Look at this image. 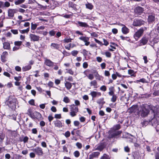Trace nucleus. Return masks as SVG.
Returning a JSON list of instances; mask_svg holds the SVG:
<instances>
[{"instance_id":"34","label":"nucleus","mask_w":159,"mask_h":159,"mask_svg":"<svg viewBox=\"0 0 159 159\" xmlns=\"http://www.w3.org/2000/svg\"><path fill=\"white\" fill-rule=\"evenodd\" d=\"M30 27H28L25 30H20V33L21 34H24L25 33H27L30 30Z\"/></svg>"},{"instance_id":"18","label":"nucleus","mask_w":159,"mask_h":159,"mask_svg":"<svg viewBox=\"0 0 159 159\" xmlns=\"http://www.w3.org/2000/svg\"><path fill=\"white\" fill-rule=\"evenodd\" d=\"M143 11V8L140 7H138L135 9V12L138 14L140 15L142 13Z\"/></svg>"},{"instance_id":"42","label":"nucleus","mask_w":159,"mask_h":159,"mask_svg":"<svg viewBox=\"0 0 159 159\" xmlns=\"http://www.w3.org/2000/svg\"><path fill=\"white\" fill-rule=\"evenodd\" d=\"M63 101L65 103H67L70 102V100L67 97L65 96L63 98Z\"/></svg>"},{"instance_id":"27","label":"nucleus","mask_w":159,"mask_h":159,"mask_svg":"<svg viewBox=\"0 0 159 159\" xmlns=\"http://www.w3.org/2000/svg\"><path fill=\"white\" fill-rule=\"evenodd\" d=\"M5 136V133L2 132H0V141L2 142L4 139Z\"/></svg>"},{"instance_id":"29","label":"nucleus","mask_w":159,"mask_h":159,"mask_svg":"<svg viewBox=\"0 0 159 159\" xmlns=\"http://www.w3.org/2000/svg\"><path fill=\"white\" fill-rule=\"evenodd\" d=\"M65 87L68 90L70 89L72 87V85L71 84L68 82H66L65 83Z\"/></svg>"},{"instance_id":"1","label":"nucleus","mask_w":159,"mask_h":159,"mask_svg":"<svg viewBox=\"0 0 159 159\" xmlns=\"http://www.w3.org/2000/svg\"><path fill=\"white\" fill-rule=\"evenodd\" d=\"M16 99L12 96H9L8 99L6 102V103L12 109H14L16 107Z\"/></svg>"},{"instance_id":"33","label":"nucleus","mask_w":159,"mask_h":159,"mask_svg":"<svg viewBox=\"0 0 159 159\" xmlns=\"http://www.w3.org/2000/svg\"><path fill=\"white\" fill-rule=\"evenodd\" d=\"M25 2V0H17L14 2L16 5H19L20 4Z\"/></svg>"},{"instance_id":"37","label":"nucleus","mask_w":159,"mask_h":159,"mask_svg":"<svg viewBox=\"0 0 159 159\" xmlns=\"http://www.w3.org/2000/svg\"><path fill=\"white\" fill-rule=\"evenodd\" d=\"M120 128V124H117L114 126L112 130H116Z\"/></svg>"},{"instance_id":"63","label":"nucleus","mask_w":159,"mask_h":159,"mask_svg":"<svg viewBox=\"0 0 159 159\" xmlns=\"http://www.w3.org/2000/svg\"><path fill=\"white\" fill-rule=\"evenodd\" d=\"M51 111L54 112H55L57 111V109L56 107L54 106H52L51 108Z\"/></svg>"},{"instance_id":"58","label":"nucleus","mask_w":159,"mask_h":159,"mask_svg":"<svg viewBox=\"0 0 159 159\" xmlns=\"http://www.w3.org/2000/svg\"><path fill=\"white\" fill-rule=\"evenodd\" d=\"M11 31L14 34H18V31L17 30H11Z\"/></svg>"},{"instance_id":"19","label":"nucleus","mask_w":159,"mask_h":159,"mask_svg":"<svg viewBox=\"0 0 159 159\" xmlns=\"http://www.w3.org/2000/svg\"><path fill=\"white\" fill-rule=\"evenodd\" d=\"M3 48L4 49L10 50L11 46L10 43L8 42H5L3 43Z\"/></svg>"},{"instance_id":"17","label":"nucleus","mask_w":159,"mask_h":159,"mask_svg":"<svg viewBox=\"0 0 159 159\" xmlns=\"http://www.w3.org/2000/svg\"><path fill=\"white\" fill-rule=\"evenodd\" d=\"M155 17L154 15L151 14L149 15L148 18V22L149 23H152L155 21Z\"/></svg>"},{"instance_id":"35","label":"nucleus","mask_w":159,"mask_h":159,"mask_svg":"<svg viewBox=\"0 0 159 159\" xmlns=\"http://www.w3.org/2000/svg\"><path fill=\"white\" fill-rule=\"evenodd\" d=\"M69 7H72L73 9H75L76 8V5L73 3L71 2H69Z\"/></svg>"},{"instance_id":"9","label":"nucleus","mask_w":159,"mask_h":159,"mask_svg":"<svg viewBox=\"0 0 159 159\" xmlns=\"http://www.w3.org/2000/svg\"><path fill=\"white\" fill-rule=\"evenodd\" d=\"M33 118H36L38 120H41L43 119L41 114L39 112L37 111H35L33 113Z\"/></svg>"},{"instance_id":"3","label":"nucleus","mask_w":159,"mask_h":159,"mask_svg":"<svg viewBox=\"0 0 159 159\" xmlns=\"http://www.w3.org/2000/svg\"><path fill=\"white\" fill-rule=\"evenodd\" d=\"M70 115L72 117H74L76 116L78 111V108L77 106L73 104L70 106Z\"/></svg>"},{"instance_id":"2","label":"nucleus","mask_w":159,"mask_h":159,"mask_svg":"<svg viewBox=\"0 0 159 159\" xmlns=\"http://www.w3.org/2000/svg\"><path fill=\"white\" fill-rule=\"evenodd\" d=\"M149 113V110L147 109L144 105L140 106L139 108L138 115L142 117H145L148 116Z\"/></svg>"},{"instance_id":"24","label":"nucleus","mask_w":159,"mask_h":159,"mask_svg":"<svg viewBox=\"0 0 159 159\" xmlns=\"http://www.w3.org/2000/svg\"><path fill=\"white\" fill-rule=\"evenodd\" d=\"M125 134L126 136V137H125L126 138L130 139H131V140H130L129 141L131 142H132L133 140L134 139H135V137L133 135H131L130 134L126 133H125Z\"/></svg>"},{"instance_id":"54","label":"nucleus","mask_w":159,"mask_h":159,"mask_svg":"<svg viewBox=\"0 0 159 159\" xmlns=\"http://www.w3.org/2000/svg\"><path fill=\"white\" fill-rule=\"evenodd\" d=\"M100 90L105 92L107 90V87L105 85L102 86L100 88Z\"/></svg>"},{"instance_id":"23","label":"nucleus","mask_w":159,"mask_h":159,"mask_svg":"<svg viewBox=\"0 0 159 159\" xmlns=\"http://www.w3.org/2000/svg\"><path fill=\"white\" fill-rule=\"evenodd\" d=\"M90 94L91 95L93 98H94L96 97L98 95V96H100L101 95V93L96 92V91H92L91 92Z\"/></svg>"},{"instance_id":"22","label":"nucleus","mask_w":159,"mask_h":159,"mask_svg":"<svg viewBox=\"0 0 159 159\" xmlns=\"http://www.w3.org/2000/svg\"><path fill=\"white\" fill-rule=\"evenodd\" d=\"M121 31L124 34H126L129 32V30L125 25H124L121 29Z\"/></svg>"},{"instance_id":"20","label":"nucleus","mask_w":159,"mask_h":159,"mask_svg":"<svg viewBox=\"0 0 159 159\" xmlns=\"http://www.w3.org/2000/svg\"><path fill=\"white\" fill-rule=\"evenodd\" d=\"M77 24L79 26L84 28H87L89 27V25L85 22H82L80 21H77Z\"/></svg>"},{"instance_id":"45","label":"nucleus","mask_w":159,"mask_h":159,"mask_svg":"<svg viewBox=\"0 0 159 159\" xmlns=\"http://www.w3.org/2000/svg\"><path fill=\"white\" fill-rule=\"evenodd\" d=\"M74 155L76 157H78L80 155V153L78 151H75L74 153Z\"/></svg>"},{"instance_id":"39","label":"nucleus","mask_w":159,"mask_h":159,"mask_svg":"<svg viewBox=\"0 0 159 159\" xmlns=\"http://www.w3.org/2000/svg\"><path fill=\"white\" fill-rule=\"evenodd\" d=\"M38 25L36 24H34L33 22L31 23V29L33 30H35L38 26Z\"/></svg>"},{"instance_id":"40","label":"nucleus","mask_w":159,"mask_h":159,"mask_svg":"<svg viewBox=\"0 0 159 159\" xmlns=\"http://www.w3.org/2000/svg\"><path fill=\"white\" fill-rule=\"evenodd\" d=\"M72 39L70 38L66 37L63 40V41L64 43H69L71 42V40Z\"/></svg>"},{"instance_id":"7","label":"nucleus","mask_w":159,"mask_h":159,"mask_svg":"<svg viewBox=\"0 0 159 159\" xmlns=\"http://www.w3.org/2000/svg\"><path fill=\"white\" fill-rule=\"evenodd\" d=\"M128 110L129 112L134 113H136L138 114V112L139 110L138 107L137 105H133L130 107Z\"/></svg>"},{"instance_id":"31","label":"nucleus","mask_w":159,"mask_h":159,"mask_svg":"<svg viewBox=\"0 0 159 159\" xmlns=\"http://www.w3.org/2000/svg\"><path fill=\"white\" fill-rule=\"evenodd\" d=\"M128 74L132 76H135V73L134 71L133 70L130 69L128 70Z\"/></svg>"},{"instance_id":"46","label":"nucleus","mask_w":159,"mask_h":159,"mask_svg":"<svg viewBox=\"0 0 159 159\" xmlns=\"http://www.w3.org/2000/svg\"><path fill=\"white\" fill-rule=\"evenodd\" d=\"M22 42L21 41H15L14 42V44L16 46H20L21 45Z\"/></svg>"},{"instance_id":"51","label":"nucleus","mask_w":159,"mask_h":159,"mask_svg":"<svg viewBox=\"0 0 159 159\" xmlns=\"http://www.w3.org/2000/svg\"><path fill=\"white\" fill-rule=\"evenodd\" d=\"M87 77L90 80H92L94 79V75L93 74H90L88 75Z\"/></svg>"},{"instance_id":"59","label":"nucleus","mask_w":159,"mask_h":159,"mask_svg":"<svg viewBox=\"0 0 159 159\" xmlns=\"http://www.w3.org/2000/svg\"><path fill=\"white\" fill-rule=\"evenodd\" d=\"M88 66V65L86 62H85L83 63V67L84 69L87 68Z\"/></svg>"},{"instance_id":"55","label":"nucleus","mask_w":159,"mask_h":159,"mask_svg":"<svg viewBox=\"0 0 159 159\" xmlns=\"http://www.w3.org/2000/svg\"><path fill=\"white\" fill-rule=\"evenodd\" d=\"M76 145L79 149H81L82 147V144L79 142H77L76 144Z\"/></svg>"},{"instance_id":"38","label":"nucleus","mask_w":159,"mask_h":159,"mask_svg":"<svg viewBox=\"0 0 159 159\" xmlns=\"http://www.w3.org/2000/svg\"><path fill=\"white\" fill-rule=\"evenodd\" d=\"M36 3L37 4V7L39 9H44L46 7H47L46 6H43L41 5V4L39 3L36 2Z\"/></svg>"},{"instance_id":"5","label":"nucleus","mask_w":159,"mask_h":159,"mask_svg":"<svg viewBox=\"0 0 159 159\" xmlns=\"http://www.w3.org/2000/svg\"><path fill=\"white\" fill-rule=\"evenodd\" d=\"M122 131H116L112 130L109 134L111 138H117L119 135L121 134Z\"/></svg>"},{"instance_id":"25","label":"nucleus","mask_w":159,"mask_h":159,"mask_svg":"<svg viewBox=\"0 0 159 159\" xmlns=\"http://www.w3.org/2000/svg\"><path fill=\"white\" fill-rule=\"evenodd\" d=\"M90 85L91 87L93 86L94 88H97L98 84L97 81L95 80H94L91 81L90 83Z\"/></svg>"},{"instance_id":"10","label":"nucleus","mask_w":159,"mask_h":159,"mask_svg":"<svg viewBox=\"0 0 159 159\" xmlns=\"http://www.w3.org/2000/svg\"><path fill=\"white\" fill-rule=\"evenodd\" d=\"M30 38L32 41H38L39 40L40 37L39 36L34 34H30Z\"/></svg>"},{"instance_id":"12","label":"nucleus","mask_w":159,"mask_h":159,"mask_svg":"<svg viewBox=\"0 0 159 159\" xmlns=\"http://www.w3.org/2000/svg\"><path fill=\"white\" fill-rule=\"evenodd\" d=\"M104 145L103 143L98 144L95 146L93 151L98 150L100 151H101L104 149Z\"/></svg>"},{"instance_id":"15","label":"nucleus","mask_w":159,"mask_h":159,"mask_svg":"<svg viewBox=\"0 0 159 159\" xmlns=\"http://www.w3.org/2000/svg\"><path fill=\"white\" fill-rule=\"evenodd\" d=\"M100 152H93L89 155V159H93L94 158L98 157L100 154Z\"/></svg>"},{"instance_id":"56","label":"nucleus","mask_w":159,"mask_h":159,"mask_svg":"<svg viewBox=\"0 0 159 159\" xmlns=\"http://www.w3.org/2000/svg\"><path fill=\"white\" fill-rule=\"evenodd\" d=\"M70 132L69 131H67L65 132L64 134V135L66 138H68L70 136Z\"/></svg>"},{"instance_id":"14","label":"nucleus","mask_w":159,"mask_h":159,"mask_svg":"<svg viewBox=\"0 0 159 159\" xmlns=\"http://www.w3.org/2000/svg\"><path fill=\"white\" fill-rule=\"evenodd\" d=\"M55 126L59 128H61L63 126L62 123L59 120H56L53 121Z\"/></svg>"},{"instance_id":"61","label":"nucleus","mask_w":159,"mask_h":159,"mask_svg":"<svg viewBox=\"0 0 159 159\" xmlns=\"http://www.w3.org/2000/svg\"><path fill=\"white\" fill-rule=\"evenodd\" d=\"M80 124V123L78 121L75 120L74 122V124L75 126H78Z\"/></svg>"},{"instance_id":"32","label":"nucleus","mask_w":159,"mask_h":159,"mask_svg":"<svg viewBox=\"0 0 159 159\" xmlns=\"http://www.w3.org/2000/svg\"><path fill=\"white\" fill-rule=\"evenodd\" d=\"M29 138L26 136L24 137L23 139H20V142H23L24 143L27 142Z\"/></svg>"},{"instance_id":"50","label":"nucleus","mask_w":159,"mask_h":159,"mask_svg":"<svg viewBox=\"0 0 159 159\" xmlns=\"http://www.w3.org/2000/svg\"><path fill=\"white\" fill-rule=\"evenodd\" d=\"M82 53L83 54V55L85 57H86L87 55V53L88 52V51H87L86 49H84L82 50Z\"/></svg>"},{"instance_id":"52","label":"nucleus","mask_w":159,"mask_h":159,"mask_svg":"<svg viewBox=\"0 0 159 159\" xmlns=\"http://www.w3.org/2000/svg\"><path fill=\"white\" fill-rule=\"evenodd\" d=\"M95 73H96V74L95 75V76L96 77V79H98L99 80H101L100 76L98 74V72L96 71Z\"/></svg>"},{"instance_id":"62","label":"nucleus","mask_w":159,"mask_h":159,"mask_svg":"<svg viewBox=\"0 0 159 159\" xmlns=\"http://www.w3.org/2000/svg\"><path fill=\"white\" fill-rule=\"evenodd\" d=\"M54 117L56 119H60L61 118V114H56L54 116Z\"/></svg>"},{"instance_id":"26","label":"nucleus","mask_w":159,"mask_h":159,"mask_svg":"<svg viewBox=\"0 0 159 159\" xmlns=\"http://www.w3.org/2000/svg\"><path fill=\"white\" fill-rule=\"evenodd\" d=\"M31 68V66L30 65H28L23 67L22 70L23 71H25L30 70Z\"/></svg>"},{"instance_id":"60","label":"nucleus","mask_w":159,"mask_h":159,"mask_svg":"<svg viewBox=\"0 0 159 159\" xmlns=\"http://www.w3.org/2000/svg\"><path fill=\"white\" fill-rule=\"evenodd\" d=\"M29 103L32 105H34V99H31L29 102Z\"/></svg>"},{"instance_id":"41","label":"nucleus","mask_w":159,"mask_h":159,"mask_svg":"<svg viewBox=\"0 0 159 159\" xmlns=\"http://www.w3.org/2000/svg\"><path fill=\"white\" fill-rule=\"evenodd\" d=\"M102 54L103 55H105L107 57H110L111 56V53L108 51H107L104 53H102Z\"/></svg>"},{"instance_id":"16","label":"nucleus","mask_w":159,"mask_h":159,"mask_svg":"<svg viewBox=\"0 0 159 159\" xmlns=\"http://www.w3.org/2000/svg\"><path fill=\"white\" fill-rule=\"evenodd\" d=\"M44 63L46 66L51 67L54 66V63L50 60L46 58L45 59Z\"/></svg>"},{"instance_id":"36","label":"nucleus","mask_w":159,"mask_h":159,"mask_svg":"<svg viewBox=\"0 0 159 159\" xmlns=\"http://www.w3.org/2000/svg\"><path fill=\"white\" fill-rule=\"evenodd\" d=\"M97 102L99 104L103 105L105 103V102L103 101V98H100L98 99L97 101Z\"/></svg>"},{"instance_id":"44","label":"nucleus","mask_w":159,"mask_h":159,"mask_svg":"<svg viewBox=\"0 0 159 159\" xmlns=\"http://www.w3.org/2000/svg\"><path fill=\"white\" fill-rule=\"evenodd\" d=\"M112 96V98L111 99V101L112 102H114L116 100L117 96L116 95H113Z\"/></svg>"},{"instance_id":"28","label":"nucleus","mask_w":159,"mask_h":159,"mask_svg":"<svg viewBox=\"0 0 159 159\" xmlns=\"http://www.w3.org/2000/svg\"><path fill=\"white\" fill-rule=\"evenodd\" d=\"M140 43H142V45H144L147 43L148 40L146 38H143L140 40Z\"/></svg>"},{"instance_id":"43","label":"nucleus","mask_w":159,"mask_h":159,"mask_svg":"<svg viewBox=\"0 0 159 159\" xmlns=\"http://www.w3.org/2000/svg\"><path fill=\"white\" fill-rule=\"evenodd\" d=\"M78 53V51L77 50H75L72 51L71 52V54L72 55V56L74 57H76Z\"/></svg>"},{"instance_id":"57","label":"nucleus","mask_w":159,"mask_h":159,"mask_svg":"<svg viewBox=\"0 0 159 159\" xmlns=\"http://www.w3.org/2000/svg\"><path fill=\"white\" fill-rule=\"evenodd\" d=\"M27 114L31 118H32L33 117V113L31 112V111L30 109H29L28 110Z\"/></svg>"},{"instance_id":"48","label":"nucleus","mask_w":159,"mask_h":159,"mask_svg":"<svg viewBox=\"0 0 159 159\" xmlns=\"http://www.w3.org/2000/svg\"><path fill=\"white\" fill-rule=\"evenodd\" d=\"M10 5V3L6 1L4 2V7H8Z\"/></svg>"},{"instance_id":"6","label":"nucleus","mask_w":159,"mask_h":159,"mask_svg":"<svg viewBox=\"0 0 159 159\" xmlns=\"http://www.w3.org/2000/svg\"><path fill=\"white\" fill-rule=\"evenodd\" d=\"M17 11V10L16 9H9L8 10V16L9 17L8 18H12L14 16V14L16 13Z\"/></svg>"},{"instance_id":"53","label":"nucleus","mask_w":159,"mask_h":159,"mask_svg":"<svg viewBox=\"0 0 159 159\" xmlns=\"http://www.w3.org/2000/svg\"><path fill=\"white\" fill-rule=\"evenodd\" d=\"M56 34V32L54 30H52L50 31L49 32V34L50 36H53Z\"/></svg>"},{"instance_id":"21","label":"nucleus","mask_w":159,"mask_h":159,"mask_svg":"<svg viewBox=\"0 0 159 159\" xmlns=\"http://www.w3.org/2000/svg\"><path fill=\"white\" fill-rule=\"evenodd\" d=\"M51 48L52 49H56L59 50L60 48V44L56 43H52L51 45Z\"/></svg>"},{"instance_id":"8","label":"nucleus","mask_w":159,"mask_h":159,"mask_svg":"<svg viewBox=\"0 0 159 159\" xmlns=\"http://www.w3.org/2000/svg\"><path fill=\"white\" fill-rule=\"evenodd\" d=\"M144 22V21L142 20H135L134 21L133 25L135 26H140L143 25Z\"/></svg>"},{"instance_id":"4","label":"nucleus","mask_w":159,"mask_h":159,"mask_svg":"<svg viewBox=\"0 0 159 159\" xmlns=\"http://www.w3.org/2000/svg\"><path fill=\"white\" fill-rule=\"evenodd\" d=\"M144 30L143 28H141L135 32L134 35L135 39L137 41L143 35Z\"/></svg>"},{"instance_id":"64","label":"nucleus","mask_w":159,"mask_h":159,"mask_svg":"<svg viewBox=\"0 0 159 159\" xmlns=\"http://www.w3.org/2000/svg\"><path fill=\"white\" fill-rule=\"evenodd\" d=\"M153 95L155 96L159 95V90H157L154 91L153 93Z\"/></svg>"},{"instance_id":"11","label":"nucleus","mask_w":159,"mask_h":159,"mask_svg":"<svg viewBox=\"0 0 159 159\" xmlns=\"http://www.w3.org/2000/svg\"><path fill=\"white\" fill-rule=\"evenodd\" d=\"M79 39L85 43V45L88 46L90 44V42L89 41V38L86 36H81L79 38Z\"/></svg>"},{"instance_id":"30","label":"nucleus","mask_w":159,"mask_h":159,"mask_svg":"<svg viewBox=\"0 0 159 159\" xmlns=\"http://www.w3.org/2000/svg\"><path fill=\"white\" fill-rule=\"evenodd\" d=\"M86 8L90 10H92L93 7V6L91 3L88 2L85 4Z\"/></svg>"},{"instance_id":"49","label":"nucleus","mask_w":159,"mask_h":159,"mask_svg":"<svg viewBox=\"0 0 159 159\" xmlns=\"http://www.w3.org/2000/svg\"><path fill=\"white\" fill-rule=\"evenodd\" d=\"M101 159H110V158L108 155L104 154L103 156L101 157Z\"/></svg>"},{"instance_id":"47","label":"nucleus","mask_w":159,"mask_h":159,"mask_svg":"<svg viewBox=\"0 0 159 159\" xmlns=\"http://www.w3.org/2000/svg\"><path fill=\"white\" fill-rule=\"evenodd\" d=\"M146 82V80L144 78H142L140 80H138L136 81V82L137 83H138L139 82H142L143 83H144Z\"/></svg>"},{"instance_id":"13","label":"nucleus","mask_w":159,"mask_h":159,"mask_svg":"<svg viewBox=\"0 0 159 159\" xmlns=\"http://www.w3.org/2000/svg\"><path fill=\"white\" fill-rule=\"evenodd\" d=\"M32 150L33 152H35L37 154L41 156L43 154L42 149L40 147H37L32 149Z\"/></svg>"}]
</instances>
